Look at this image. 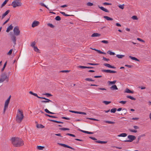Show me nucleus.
<instances>
[{
    "instance_id": "79ce46f5",
    "label": "nucleus",
    "mask_w": 151,
    "mask_h": 151,
    "mask_svg": "<svg viewBox=\"0 0 151 151\" xmlns=\"http://www.w3.org/2000/svg\"><path fill=\"white\" fill-rule=\"evenodd\" d=\"M116 82V81H109L108 82L109 84H114Z\"/></svg>"
},
{
    "instance_id": "ddd939ff",
    "label": "nucleus",
    "mask_w": 151,
    "mask_h": 151,
    "mask_svg": "<svg viewBox=\"0 0 151 151\" xmlns=\"http://www.w3.org/2000/svg\"><path fill=\"white\" fill-rule=\"evenodd\" d=\"M104 66H105L106 67H107L108 68H116L114 66L111 65L109 64L104 63Z\"/></svg>"
},
{
    "instance_id": "ea45409f",
    "label": "nucleus",
    "mask_w": 151,
    "mask_h": 151,
    "mask_svg": "<svg viewBox=\"0 0 151 151\" xmlns=\"http://www.w3.org/2000/svg\"><path fill=\"white\" fill-rule=\"evenodd\" d=\"M129 130L130 132H133L136 133L137 132V131L136 129H129Z\"/></svg>"
},
{
    "instance_id": "f3484780",
    "label": "nucleus",
    "mask_w": 151,
    "mask_h": 151,
    "mask_svg": "<svg viewBox=\"0 0 151 151\" xmlns=\"http://www.w3.org/2000/svg\"><path fill=\"white\" fill-rule=\"evenodd\" d=\"M9 10L6 11L2 15V18H4L9 12Z\"/></svg>"
},
{
    "instance_id": "c9c22d12",
    "label": "nucleus",
    "mask_w": 151,
    "mask_h": 151,
    "mask_svg": "<svg viewBox=\"0 0 151 151\" xmlns=\"http://www.w3.org/2000/svg\"><path fill=\"white\" fill-rule=\"evenodd\" d=\"M102 71L107 73H111V70H103Z\"/></svg>"
},
{
    "instance_id": "423d86ee",
    "label": "nucleus",
    "mask_w": 151,
    "mask_h": 151,
    "mask_svg": "<svg viewBox=\"0 0 151 151\" xmlns=\"http://www.w3.org/2000/svg\"><path fill=\"white\" fill-rule=\"evenodd\" d=\"M127 137L129 139V140L121 141L125 142H131L133 140L135 139L136 138L134 136L132 135H129Z\"/></svg>"
},
{
    "instance_id": "f8f14e48",
    "label": "nucleus",
    "mask_w": 151,
    "mask_h": 151,
    "mask_svg": "<svg viewBox=\"0 0 151 151\" xmlns=\"http://www.w3.org/2000/svg\"><path fill=\"white\" fill-rule=\"evenodd\" d=\"M70 112H71L73 113H74L76 114H83V115H86V113L85 112H80V111H70Z\"/></svg>"
},
{
    "instance_id": "c756f323",
    "label": "nucleus",
    "mask_w": 151,
    "mask_h": 151,
    "mask_svg": "<svg viewBox=\"0 0 151 151\" xmlns=\"http://www.w3.org/2000/svg\"><path fill=\"white\" fill-rule=\"evenodd\" d=\"M127 97V98H129L131 100H136V99L135 98H134L131 96H128Z\"/></svg>"
},
{
    "instance_id": "6ab92c4d",
    "label": "nucleus",
    "mask_w": 151,
    "mask_h": 151,
    "mask_svg": "<svg viewBox=\"0 0 151 151\" xmlns=\"http://www.w3.org/2000/svg\"><path fill=\"white\" fill-rule=\"evenodd\" d=\"M13 28V26L12 25H11L7 28L6 30V32H9L10 31L12 30Z\"/></svg>"
},
{
    "instance_id": "a878e982",
    "label": "nucleus",
    "mask_w": 151,
    "mask_h": 151,
    "mask_svg": "<svg viewBox=\"0 0 151 151\" xmlns=\"http://www.w3.org/2000/svg\"><path fill=\"white\" fill-rule=\"evenodd\" d=\"M45 147L42 146H37V148L40 150H43L44 148Z\"/></svg>"
},
{
    "instance_id": "5fc2aeb1",
    "label": "nucleus",
    "mask_w": 151,
    "mask_h": 151,
    "mask_svg": "<svg viewBox=\"0 0 151 151\" xmlns=\"http://www.w3.org/2000/svg\"><path fill=\"white\" fill-rule=\"evenodd\" d=\"M85 80L87 81H93L94 80H92V79L90 78H87L85 79Z\"/></svg>"
},
{
    "instance_id": "412c9836",
    "label": "nucleus",
    "mask_w": 151,
    "mask_h": 151,
    "mask_svg": "<svg viewBox=\"0 0 151 151\" xmlns=\"http://www.w3.org/2000/svg\"><path fill=\"white\" fill-rule=\"evenodd\" d=\"M129 57L130 58H131L132 60H134L135 61H139V59H137V58H136L134 57H132L131 56H129Z\"/></svg>"
},
{
    "instance_id": "338daca9",
    "label": "nucleus",
    "mask_w": 151,
    "mask_h": 151,
    "mask_svg": "<svg viewBox=\"0 0 151 151\" xmlns=\"http://www.w3.org/2000/svg\"><path fill=\"white\" fill-rule=\"evenodd\" d=\"M125 66L129 68H131L132 67V66L129 65H125Z\"/></svg>"
},
{
    "instance_id": "e2e57ef3",
    "label": "nucleus",
    "mask_w": 151,
    "mask_h": 151,
    "mask_svg": "<svg viewBox=\"0 0 151 151\" xmlns=\"http://www.w3.org/2000/svg\"><path fill=\"white\" fill-rule=\"evenodd\" d=\"M45 95L47 96H52V95L49 93H46L44 94Z\"/></svg>"
},
{
    "instance_id": "6e6d98bb",
    "label": "nucleus",
    "mask_w": 151,
    "mask_h": 151,
    "mask_svg": "<svg viewBox=\"0 0 151 151\" xmlns=\"http://www.w3.org/2000/svg\"><path fill=\"white\" fill-rule=\"evenodd\" d=\"M126 102L127 101H120L119 102V103L123 104H125Z\"/></svg>"
},
{
    "instance_id": "7c9ffc66",
    "label": "nucleus",
    "mask_w": 151,
    "mask_h": 151,
    "mask_svg": "<svg viewBox=\"0 0 151 151\" xmlns=\"http://www.w3.org/2000/svg\"><path fill=\"white\" fill-rule=\"evenodd\" d=\"M50 121L55 122L57 123H61V124L63 123V122H60V121H56V120H50Z\"/></svg>"
},
{
    "instance_id": "72a5a7b5",
    "label": "nucleus",
    "mask_w": 151,
    "mask_h": 151,
    "mask_svg": "<svg viewBox=\"0 0 151 151\" xmlns=\"http://www.w3.org/2000/svg\"><path fill=\"white\" fill-rule=\"evenodd\" d=\"M8 1L9 0H5L1 4V7H3L6 4Z\"/></svg>"
},
{
    "instance_id": "bb28decb",
    "label": "nucleus",
    "mask_w": 151,
    "mask_h": 151,
    "mask_svg": "<svg viewBox=\"0 0 151 151\" xmlns=\"http://www.w3.org/2000/svg\"><path fill=\"white\" fill-rule=\"evenodd\" d=\"M96 142L100 143L101 144H106L107 143V141H96Z\"/></svg>"
},
{
    "instance_id": "cd10ccee",
    "label": "nucleus",
    "mask_w": 151,
    "mask_h": 151,
    "mask_svg": "<svg viewBox=\"0 0 151 151\" xmlns=\"http://www.w3.org/2000/svg\"><path fill=\"white\" fill-rule=\"evenodd\" d=\"M116 56L119 58H122L124 56V55H117Z\"/></svg>"
},
{
    "instance_id": "4d7b16f0",
    "label": "nucleus",
    "mask_w": 151,
    "mask_h": 151,
    "mask_svg": "<svg viewBox=\"0 0 151 151\" xmlns=\"http://www.w3.org/2000/svg\"><path fill=\"white\" fill-rule=\"evenodd\" d=\"M103 4L104 5H111V3L105 2Z\"/></svg>"
},
{
    "instance_id": "49530a36",
    "label": "nucleus",
    "mask_w": 151,
    "mask_h": 151,
    "mask_svg": "<svg viewBox=\"0 0 151 151\" xmlns=\"http://www.w3.org/2000/svg\"><path fill=\"white\" fill-rule=\"evenodd\" d=\"M60 129L62 130H63V131L69 130V128H61Z\"/></svg>"
},
{
    "instance_id": "aec40b11",
    "label": "nucleus",
    "mask_w": 151,
    "mask_h": 151,
    "mask_svg": "<svg viewBox=\"0 0 151 151\" xmlns=\"http://www.w3.org/2000/svg\"><path fill=\"white\" fill-rule=\"evenodd\" d=\"M110 88L112 90H118V88L117 87V86L114 85L112 86Z\"/></svg>"
},
{
    "instance_id": "de8ad7c7",
    "label": "nucleus",
    "mask_w": 151,
    "mask_h": 151,
    "mask_svg": "<svg viewBox=\"0 0 151 151\" xmlns=\"http://www.w3.org/2000/svg\"><path fill=\"white\" fill-rule=\"evenodd\" d=\"M93 4L92 3H91L90 2H88V3H87V5L88 6H91L92 5H93Z\"/></svg>"
},
{
    "instance_id": "0eeeda50",
    "label": "nucleus",
    "mask_w": 151,
    "mask_h": 151,
    "mask_svg": "<svg viewBox=\"0 0 151 151\" xmlns=\"http://www.w3.org/2000/svg\"><path fill=\"white\" fill-rule=\"evenodd\" d=\"M13 32L14 35L18 36L19 35L20 31L19 30V27L16 26L14 27L13 29Z\"/></svg>"
},
{
    "instance_id": "37998d69",
    "label": "nucleus",
    "mask_w": 151,
    "mask_h": 151,
    "mask_svg": "<svg viewBox=\"0 0 151 151\" xmlns=\"http://www.w3.org/2000/svg\"><path fill=\"white\" fill-rule=\"evenodd\" d=\"M40 4L42 6H44L46 7L47 9H49V8L44 3H40Z\"/></svg>"
},
{
    "instance_id": "4468645a",
    "label": "nucleus",
    "mask_w": 151,
    "mask_h": 151,
    "mask_svg": "<svg viewBox=\"0 0 151 151\" xmlns=\"http://www.w3.org/2000/svg\"><path fill=\"white\" fill-rule=\"evenodd\" d=\"M99 7L100 9L106 12H109V11L108 10L106 9V8H105L104 7L102 6H98Z\"/></svg>"
},
{
    "instance_id": "8fccbe9b",
    "label": "nucleus",
    "mask_w": 151,
    "mask_h": 151,
    "mask_svg": "<svg viewBox=\"0 0 151 151\" xmlns=\"http://www.w3.org/2000/svg\"><path fill=\"white\" fill-rule=\"evenodd\" d=\"M66 135H69V136H70L73 137H76V136H75V135H74L73 134H70V133H67V134H66Z\"/></svg>"
},
{
    "instance_id": "680f3d73",
    "label": "nucleus",
    "mask_w": 151,
    "mask_h": 151,
    "mask_svg": "<svg viewBox=\"0 0 151 151\" xmlns=\"http://www.w3.org/2000/svg\"><path fill=\"white\" fill-rule=\"evenodd\" d=\"M70 71L69 70H63L61 71L60 72L62 73H66V72H68Z\"/></svg>"
},
{
    "instance_id": "4c0bfd02",
    "label": "nucleus",
    "mask_w": 151,
    "mask_h": 151,
    "mask_svg": "<svg viewBox=\"0 0 151 151\" xmlns=\"http://www.w3.org/2000/svg\"><path fill=\"white\" fill-rule=\"evenodd\" d=\"M116 108L112 109L111 110V113H114L116 111Z\"/></svg>"
},
{
    "instance_id": "20e7f679",
    "label": "nucleus",
    "mask_w": 151,
    "mask_h": 151,
    "mask_svg": "<svg viewBox=\"0 0 151 151\" xmlns=\"http://www.w3.org/2000/svg\"><path fill=\"white\" fill-rule=\"evenodd\" d=\"M5 81L7 82L9 81V77L7 76V74L6 73L2 74L1 76V83L4 82Z\"/></svg>"
},
{
    "instance_id": "dca6fc26",
    "label": "nucleus",
    "mask_w": 151,
    "mask_h": 151,
    "mask_svg": "<svg viewBox=\"0 0 151 151\" xmlns=\"http://www.w3.org/2000/svg\"><path fill=\"white\" fill-rule=\"evenodd\" d=\"M127 135V134L126 133H122L120 134L119 135H118L117 136V137H126Z\"/></svg>"
},
{
    "instance_id": "1a4fd4ad",
    "label": "nucleus",
    "mask_w": 151,
    "mask_h": 151,
    "mask_svg": "<svg viewBox=\"0 0 151 151\" xmlns=\"http://www.w3.org/2000/svg\"><path fill=\"white\" fill-rule=\"evenodd\" d=\"M40 24V22L39 21H34L32 23V27H34L38 26Z\"/></svg>"
},
{
    "instance_id": "9b49d317",
    "label": "nucleus",
    "mask_w": 151,
    "mask_h": 151,
    "mask_svg": "<svg viewBox=\"0 0 151 151\" xmlns=\"http://www.w3.org/2000/svg\"><path fill=\"white\" fill-rule=\"evenodd\" d=\"M58 144L59 145H60L64 147H67V148H68L71 149H73V150L74 149L72 147H71L70 146H68L66 145H65V144H62V143H58Z\"/></svg>"
},
{
    "instance_id": "e433bc0d",
    "label": "nucleus",
    "mask_w": 151,
    "mask_h": 151,
    "mask_svg": "<svg viewBox=\"0 0 151 151\" xmlns=\"http://www.w3.org/2000/svg\"><path fill=\"white\" fill-rule=\"evenodd\" d=\"M6 64H7V62H6L5 63H4L3 68L1 69V70L2 71H3L4 70V69L6 65Z\"/></svg>"
},
{
    "instance_id": "6e6552de",
    "label": "nucleus",
    "mask_w": 151,
    "mask_h": 151,
    "mask_svg": "<svg viewBox=\"0 0 151 151\" xmlns=\"http://www.w3.org/2000/svg\"><path fill=\"white\" fill-rule=\"evenodd\" d=\"M11 38L12 41L13 42L14 45H16V38L15 35H12Z\"/></svg>"
},
{
    "instance_id": "a211bd4d",
    "label": "nucleus",
    "mask_w": 151,
    "mask_h": 151,
    "mask_svg": "<svg viewBox=\"0 0 151 151\" xmlns=\"http://www.w3.org/2000/svg\"><path fill=\"white\" fill-rule=\"evenodd\" d=\"M29 93L31 94L32 95L35 96L37 97L38 98L40 99V98L41 97H40L38 96L37 94V93H34L32 91H29Z\"/></svg>"
},
{
    "instance_id": "b1692460",
    "label": "nucleus",
    "mask_w": 151,
    "mask_h": 151,
    "mask_svg": "<svg viewBox=\"0 0 151 151\" xmlns=\"http://www.w3.org/2000/svg\"><path fill=\"white\" fill-rule=\"evenodd\" d=\"M45 111L47 113H48V114H55L54 113H53V112L50 111L47 109H45Z\"/></svg>"
},
{
    "instance_id": "f03ea898",
    "label": "nucleus",
    "mask_w": 151,
    "mask_h": 151,
    "mask_svg": "<svg viewBox=\"0 0 151 151\" xmlns=\"http://www.w3.org/2000/svg\"><path fill=\"white\" fill-rule=\"evenodd\" d=\"M24 117L23 111L21 109H19L17 113L16 121L18 123L22 122Z\"/></svg>"
},
{
    "instance_id": "09e8293b",
    "label": "nucleus",
    "mask_w": 151,
    "mask_h": 151,
    "mask_svg": "<svg viewBox=\"0 0 151 151\" xmlns=\"http://www.w3.org/2000/svg\"><path fill=\"white\" fill-rule=\"evenodd\" d=\"M132 18L134 20H137L138 19L137 16H133Z\"/></svg>"
},
{
    "instance_id": "9d476101",
    "label": "nucleus",
    "mask_w": 151,
    "mask_h": 151,
    "mask_svg": "<svg viewBox=\"0 0 151 151\" xmlns=\"http://www.w3.org/2000/svg\"><path fill=\"white\" fill-rule=\"evenodd\" d=\"M40 99H44L46 100V101L44 100L41 101V102L42 103H47L49 102H52V101L51 100L48 99H47L45 97H41V98H40Z\"/></svg>"
},
{
    "instance_id": "7ed1b4c3",
    "label": "nucleus",
    "mask_w": 151,
    "mask_h": 151,
    "mask_svg": "<svg viewBox=\"0 0 151 151\" xmlns=\"http://www.w3.org/2000/svg\"><path fill=\"white\" fill-rule=\"evenodd\" d=\"M12 5L14 8L20 6L22 5V3L21 1L14 0L12 3Z\"/></svg>"
},
{
    "instance_id": "f704fd0d",
    "label": "nucleus",
    "mask_w": 151,
    "mask_h": 151,
    "mask_svg": "<svg viewBox=\"0 0 151 151\" xmlns=\"http://www.w3.org/2000/svg\"><path fill=\"white\" fill-rule=\"evenodd\" d=\"M35 42H31V46L32 47H35L36 46H35Z\"/></svg>"
},
{
    "instance_id": "2eb2a0df",
    "label": "nucleus",
    "mask_w": 151,
    "mask_h": 151,
    "mask_svg": "<svg viewBox=\"0 0 151 151\" xmlns=\"http://www.w3.org/2000/svg\"><path fill=\"white\" fill-rule=\"evenodd\" d=\"M101 36V34H100L97 33H93L91 35V37H99Z\"/></svg>"
},
{
    "instance_id": "13d9d810",
    "label": "nucleus",
    "mask_w": 151,
    "mask_h": 151,
    "mask_svg": "<svg viewBox=\"0 0 151 151\" xmlns=\"http://www.w3.org/2000/svg\"><path fill=\"white\" fill-rule=\"evenodd\" d=\"M79 68H87V66H79L78 67Z\"/></svg>"
},
{
    "instance_id": "0e129e2a",
    "label": "nucleus",
    "mask_w": 151,
    "mask_h": 151,
    "mask_svg": "<svg viewBox=\"0 0 151 151\" xmlns=\"http://www.w3.org/2000/svg\"><path fill=\"white\" fill-rule=\"evenodd\" d=\"M98 89L100 90H106V89L105 88H98Z\"/></svg>"
},
{
    "instance_id": "c03bdc74",
    "label": "nucleus",
    "mask_w": 151,
    "mask_h": 151,
    "mask_svg": "<svg viewBox=\"0 0 151 151\" xmlns=\"http://www.w3.org/2000/svg\"><path fill=\"white\" fill-rule=\"evenodd\" d=\"M55 19L57 21H60L61 20V18L59 16H57L55 18Z\"/></svg>"
},
{
    "instance_id": "2f4dec72",
    "label": "nucleus",
    "mask_w": 151,
    "mask_h": 151,
    "mask_svg": "<svg viewBox=\"0 0 151 151\" xmlns=\"http://www.w3.org/2000/svg\"><path fill=\"white\" fill-rule=\"evenodd\" d=\"M124 4H123L122 5H120L118 6V7L120 9H123L124 8Z\"/></svg>"
},
{
    "instance_id": "a18cd8bd",
    "label": "nucleus",
    "mask_w": 151,
    "mask_h": 151,
    "mask_svg": "<svg viewBox=\"0 0 151 151\" xmlns=\"http://www.w3.org/2000/svg\"><path fill=\"white\" fill-rule=\"evenodd\" d=\"M101 42L103 43H104L105 44H108V42L107 40H103L101 41Z\"/></svg>"
},
{
    "instance_id": "774afa93",
    "label": "nucleus",
    "mask_w": 151,
    "mask_h": 151,
    "mask_svg": "<svg viewBox=\"0 0 151 151\" xmlns=\"http://www.w3.org/2000/svg\"><path fill=\"white\" fill-rule=\"evenodd\" d=\"M133 127L134 129H139V127L137 126H133Z\"/></svg>"
},
{
    "instance_id": "39448f33",
    "label": "nucleus",
    "mask_w": 151,
    "mask_h": 151,
    "mask_svg": "<svg viewBox=\"0 0 151 151\" xmlns=\"http://www.w3.org/2000/svg\"><path fill=\"white\" fill-rule=\"evenodd\" d=\"M11 97V96H10L8 99H7L6 100L5 102L4 108V109L3 111V114L5 113V112L6 110L7 109L8 107V106L9 104V103L10 100V98Z\"/></svg>"
},
{
    "instance_id": "052dcab7",
    "label": "nucleus",
    "mask_w": 151,
    "mask_h": 151,
    "mask_svg": "<svg viewBox=\"0 0 151 151\" xmlns=\"http://www.w3.org/2000/svg\"><path fill=\"white\" fill-rule=\"evenodd\" d=\"M137 40L140 41H141V42H145V41L143 40H142L140 38H138L137 39Z\"/></svg>"
},
{
    "instance_id": "393cba45",
    "label": "nucleus",
    "mask_w": 151,
    "mask_h": 151,
    "mask_svg": "<svg viewBox=\"0 0 151 151\" xmlns=\"http://www.w3.org/2000/svg\"><path fill=\"white\" fill-rule=\"evenodd\" d=\"M125 92L126 93H133V92L132 91L130 90L128 88H127L126 89V90L125 91Z\"/></svg>"
},
{
    "instance_id": "5701e85b",
    "label": "nucleus",
    "mask_w": 151,
    "mask_h": 151,
    "mask_svg": "<svg viewBox=\"0 0 151 151\" xmlns=\"http://www.w3.org/2000/svg\"><path fill=\"white\" fill-rule=\"evenodd\" d=\"M36 126L38 128H43L45 127L44 126L41 124H37Z\"/></svg>"
},
{
    "instance_id": "4be33fe9",
    "label": "nucleus",
    "mask_w": 151,
    "mask_h": 151,
    "mask_svg": "<svg viewBox=\"0 0 151 151\" xmlns=\"http://www.w3.org/2000/svg\"><path fill=\"white\" fill-rule=\"evenodd\" d=\"M104 17L108 21H112L113 20V19L112 18H110L108 16H104Z\"/></svg>"
},
{
    "instance_id": "bf43d9fd",
    "label": "nucleus",
    "mask_w": 151,
    "mask_h": 151,
    "mask_svg": "<svg viewBox=\"0 0 151 151\" xmlns=\"http://www.w3.org/2000/svg\"><path fill=\"white\" fill-rule=\"evenodd\" d=\"M49 26H50V27H52V28H54V26L52 24H47Z\"/></svg>"
},
{
    "instance_id": "58836bf2",
    "label": "nucleus",
    "mask_w": 151,
    "mask_h": 151,
    "mask_svg": "<svg viewBox=\"0 0 151 151\" xmlns=\"http://www.w3.org/2000/svg\"><path fill=\"white\" fill-rule=\"evenodd\" d=\"M103 102L106 105H107L111 103V101H104Z\"/></svg>"
},
{
    "instance_id": "864d4df0",
    "label": "nucleus",
    "mask_w": 151,
    "mask_h": 151,
    "mask_svg": "<svg viewBox=\"0 0 151 151\" xmlns=\"http://www.w3.org/2000/svg\"><path fill=\"white\" fill-rule=\"evenodd\" d=\"M87 64L90 65H99V64H97V63H88Z\"/></svg>"
},
{
    "instance_id": "a19ab883",
    "label": "nucleus",
    "mask_w": 151,
    "mask_h": 151,
    "mask_svg": "<svg viewBox=\"0 0 151 151\" xmlns=\"http://www.w3.org/2000/svg\"><path fill=\"white\" fill-rule=\"evenodd\" d=\"M105 122L109 124H113L115 123V122H111L110 121H105Z\"/></svg>"
},
{
    "instance_id": "603ef678",
    "label": "nucleus",
    "mask_w": 151,
    "mask_h": 151,
    "mask_svg": "<svg viewBox=\"0 0 151 151\" xmlns=\"http://www.w3.org/2000/svg\"><path fill=\"white\" fill-rule=\"evenodd\" d=\"M87 119L94 121H98V120L97 119H94V118H87Z\"/></svg>"
},
{
    "instance_id": "c85d7f7f",
    "label": "nucleus",
    "mask_w": 151,
    "mask_h": 151,
    "mask_svg": "<svg viewBox=\"0 0 151 151\" xmlns=\"http://www.w3.org/2000/svg\"><path fill=\"white\" fill-rule=\"evenodd\" d=\"M33 48L35 52H39V50L36 46L33 47Z\"/></svg>"
},
{
    "instance_id": "69168bd1",
    "label": "nucleus",
    "mask_w": 151,
    "mask_h": 151,
    "mask_svg": "<svg viewBox=\"0 0 151 151\" xmlns=\"http://www.w3.org/2000/svg\"><path fill=\"white\" fill-rule=\"evenodd\" d=\"M103 59L104 60H106V61H108V60H109V59H107L106 58L104 57H103Z\"/></svg>"
},
{
    "instance_id": "3c124183",
    "label": "nucleus",
    "mask_w": 151,
    "mask_h": 151,
    "mask_svg": "<svg viewBox=\"0 0 151 151\" xmlns=\"http://www.w3.org/2000/svg\"><path fill=\"white\" fill-rule=\"evenodd\" d=\"M12 51H13V50L12 49H11L9 51V52H8L7 53V54L8 55H10L12 54Z\"/></svg>"
},
{
    "instance_id": "473e14b6",
    "label": "nucleus",
    "mask_w": 151,
    "mask_h": 151,
    "mask_svg": "<svg viewBox=\"0 0 151 151\" xmlns=\"http://www.w3.org/2000/svg\"><path fill=\"white\" fill-rule=\"evenodd\" d=\"M107 53L108 54H109V55H115V54L114 52H112L110 50L108 51L107 52Z\"/></svg>"
},
{
    "instance_id": "f257e3e1",
    "label": "nucleus",
    "mask_w": 151,
    "mask_h": 151,
    "mask_svg": "<svg viewBox=\"0 0 151 151\" xmlns=\"http://www.w3.org/2000/svg\"><path fill=\"white\" fill-rule=\"evenodd\" d=\"M11 141L13 145L16 147H19L24 145L23 140L18 137L12 138L11 139Z\"/></svg>"
}]
</instances>
